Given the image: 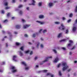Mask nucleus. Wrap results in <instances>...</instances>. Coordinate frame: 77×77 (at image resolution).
<instances>
[{
  "mask_svg": "<svg viewBox=\"0 0 77 77\" xmlns=\"http://www.w3.org/2000/svg\"><path fill=\"white\" fill-rule=\"evenodd\" d=\"M62 66L63 68L62 69L64 72L68 68V67H69L66 63H62Z\"/></svg>",
  "mask_w": 77,
  "mask_h": 77,
  "instance_id": "nucleus-1",
  "label": "nucleus"
},
{
  "mask_svg": "<svg viewBox=\"0 0 77 77\" xmlns=\"http://www.w3.org/2000/svg\"><path fill=\"white\" fill-rule=\"evenodd\" d=\"M10 69H11L13 73H15V72H17V69H16L15 66H11Z\"/></svg>",
  "mask_w": 77,
  "mask_h": 77,
  "instance_id": "nucleus-2",
  "label": "nucleus"
},
{
  "mask_svg": "<svg viewBox=\"0 0 77 77\" xmlns=\"http://www.w3.org/2000/svg\"><path fill=\"white\" fill-rule=\"evenodd\" d=\"M22 64L25 66V70L27 71V70H29V66H28L27 65L26 63L25 62H22Z\"/></svg>",
  "mask_w": 77,
  "mask_h": 77,
  "instance_id": "nucleus-3",
  "label": "nucleus"
},
{
  "mask_svg": "<svg viewBox=\"0 0 77 77\" xmlns=\"http://www.w3.org/2000/svg\"><path fill=\"white\" fill-rule=\"evenodd\" d=\"M59 55H57V57L55 59V60L53 61V62H54L55 63H56V62H57L59 60Z\"/></svg>",
  "mask_w": 77,
  "mask_h": 77,
  "instance_id": "nucleus-4",
  "label": "nucleus"
},
{
  "mask_svg": "<svg viewBox=\"0 0 77 77\" xmlns=\"http://www.w3.org/2000/svg\"><path fill=\"white\" fill-rule=\"evenodd\" d=\"M36 23L38 24H39L40 25H43L45 24V22H41L40 21L37 20L36 21Z\"/></svg>",
  "mask_w": 77,
  "mask_h": 77,
  "instance_id": "nucleus-5",
  "label": "nucleus"
},
{
  "mask_svg": "<svg viewBox=\"0 0 77 77\" xmlns=\"http://www.w3.org/2000/svg\"><path fill=\"white\" fill-rule=\"evenodd\" d=\"M61 26H60L59 27V29L62 30H64L65 29L64 25L63 24H61Z\"/></svg>",
  "mask_w": 77,
  "mask_h": 77,
  "instance_id": "nucleus-6",
  "label": "nucleus"
},
{
  "mask_svg": "<svg viewBox=\"0 0 77 77\" xmlns=\"http://www.w3.org/2000/svg\"><path fill=\"white\" fill-rule=\"evenodd\" d=\"M30 26V25H23V28L24 29H27V28L29 27Z\"/></svg>",
  "mask_w": 77,
  "mask_h": 77,
  "instance_id": "nucleus-7",
  "label": "nucleus"
},
{
  "mask_svg": "<svg viewBox=\"0 0 77 77\" xmlns=\"http://www.w3.org/2000/svg\"><path fill=\"white\" fill-rule=\"evenodd\" d=\"M53 3L51 2H50L49 3L48 6L49 8H51L52 6H53Z\"/></svg>",
  "mask_w": 77,
  "mask_h": 77,
  "instance_id": "nucleus-8",
  "label": "nucleus"
},
{
  "mask_svg": "<svg viewBox=\"0 0 77 77\" xmlns=\"http://www.w3.org/2000/svg\"><path fill=\"white\" fill-rule=\"evenodd\" d=\"M50 59H51V58H52V56H51L50 57H48L44 61V62H47L48 61V59H50Z\"/></svg>",
  "mask_w": 77,
  "mask_h": 77,
  "instance_id": "nucleus-9",
  "label": "nucleus"
},
{
  "mask_svg": "<svg viewBox=\"0 0 77 77\" xmlns=\"http://www.w3.org/2000/svg\"><path fill=\"white\" fill-rule=\"evenodd\" d=\"M17 56L15 55H14L13 56V60H14V62H17V61H18V60H17L15 59H16V58H17Z\"/></svg>",
  "mask_w": 77,
  "mask_h": 77,
  "instance_id": "nucleus-10",
  "label": "nucleus"
},
{
  "mask_svg": "<svg viewBox=\"0 0 77 77\" xmlns=\"http://www.w3.org/2000/svg\"><path fill=\"white\" fill-rule=\"evenodd\" d=\"M77 30V27L75 26H73L72 29V31L73 32H75Z\"/></svg>",
  "mask_w": 77,
  "mask_h": 77,
  "instance_id": "nucleus-11",
  "label": "nucleus"
},
{
  "mask_svg": "<svg viewBox=\"0 0 77 77\" xmlns=\"http://www.w3.org/2000/svg\"><path fill=\"white\" fill-rule=\"evenodd\" d=\"M32 3L31 4H29V5H33V6H34L35 5V0H32Z\"/></svg>",
  "mask_w": 77,
  "mask_h": 77,
  "instance_id": "nucleus-12",
  "label": "nucleus"
},
{
  "mask_svg": "<svg viewBox=\"0 0 77 77\" xmlns=\"http://www.w3.org/2000/svg\"><path fill=\"white\" fill-rule=\"evenodd\" d=\"M63 34V33L62 32L60 33L57 36V38H60L62 36Z\"/></svg>",
  "mask_w": 77,
  "mask_h": 77,
  "instance_id": "nucleus-13",
  "label": "nucleus"
},
{
  "mask_svg": "<svg viewBox=\"0 0 77 77\" xmlns=\"http://www.w3.org/2000/svg\"><path fill=\"white\" fill-rule=\"evenodd\" d=\"M19 55L21 56V57L22 56H23V53L21 51H20L19 52Z\"/></svg>",
  "mask_w": 77,
  "mask_h": 77,
  "instance_id": "nucleus-14",
  "label": "nucleus"
},
{
  "mask_svg": "<svg viewBox=\"0 0 77 77\" xmlns=\"http://www.w3.org/2000/svg\"><path fill=\"white\" fill-rule=\"evenodd\" d=\"M16 27L17 29H20V28H21V25H17L16 26Z\"/></svg>",
  "mask_w": 77,
  "mask_h": 77,
  "instance_id": "nucleus-15",
  "label": "nucleus"
},
{
  "mask_svg": "<svg viewBox=\"0 0 77 77\" xmlns=\"http://www.w3.org/2000/svg\"><path fill=\"white\" fill-rule=\"evenodd\" d=\"M39 18L40 19L44 18V16L42 15H40L39 16Z\"/></svg>",
  "mask_w": 77,
  "mask_h": 77,
  "instance_id": "nucleus-16",
  "label": "nucleus"
},
{
  "mask_svg": "<svg viewBox=\"0 0 77 77\" xmlns=\"http://www.w3.org/2000/svg\"><path fill=\"white\" fill-rule=\"evenodd\" d=\"M7 33H8V34H9V36L10 37H12V34H11V33L10 32H9V31H7Z\"/></svg>",
  "mask_w": 77,
  "mask_h": 77,
  "instance_id": "nucleus-17",
  "label": "nucleus"
},
{
  "mask_svg": "<svg viewBox=\"0 0 77 77\" xmlns=\"http://www.w3.org/2000/svg\"><path fill=\"white\" fill-rule=\"evenodd\" d=\"M36 44H37V47L38 48H39V44H40V43H39V42H37Z\"/></svg>",
  "mask_w": 77,
  "mask_h": 77,
  "instance_id": "nucleus-18",
  "label": "nucleus"
},
{
  "mask_svg": "<svg viewBox=\"0 0 77 77\" xmlns=\"http://www.w3.org/2000/svg\"><path fill=\"white\" fill-rule=\"evenodd\" d=\"M54 24H57L58 25L59 24H60V22H54Z\"/></svg>",
  "mask_w": 77,
  "mask_h": 77,
  "instance_id": "nucleus-19",
  "label": "nucleus"
},
{
  "mask_svg": "<svg viewBox=\"0 0 77 77\" xmlns=\"http://www.w3.org/2000/svg\"><path fill=\"white\" fill-rule=\"evenodd\" d=\"M42 2H40L38 3V6H42Z\"/></svg>",
  "mask_w": 77,
  "mask_h": 77,
  "instance_id": "nucleus-20",
  "label": "nucleus"
},
{
  "mask_svg": "<svg viewBox=\"0 0 77 77\" xmlns=\"http://www.w3.org/2000/svg\"><path fill=\"white\" fill-rule=\"evenodd\" d=\"M3 22L4 23H8V20L7 19L3 21Z\"/></svg>",
  "mask_w": 77,
  "mask_h": 77,
  "instance_id": "nucleus-21",
  "label": "nucleus"
},
{
  "mask_svg": "<svg viewBox=\"0 0 77 77\" xmlns=\"http://www.w3.org/2000/svg\"><path fill=\"white\" fill-rule=\"evenodd\" d=\"M19 14L21 15L22 14H23V11L21 10H20L19 12Z\"/></svg>",
  "mask_w": 77,
  "mask_h": 77,
  "instance_id": "nucleus-22",
  "label": "nucleus"
},
{
  "mask_svg": "<svg viewBox=\"0 0 77 77\" xmlns=\"http://www.w3.org/2000/svg\"><path fill=\"white\" fill-rule=\"evenodd\" d=\"M36 35H38V34H37V33L33 34V35L32 36V38H35Z\"/></svg>",
  "mask_w": 77,
  "mask_h": 77,
  "instance_id": "nucleus-23",
  "label": "nucleus"
},
{
  "mask_svg": "<svg viewBox=\"0 0 77 77\" xmlns=\"http://www.w3.org/2000/svg\"><path fill=\"white\" fill-rule=\"evenodd\" d=\"M68 32H69V30H68V29H67L65 31V33H66V34H68Z\"/></svg>",
  "mask_w": 77,
  "mask_h": 77,
  "instance_id": "nucleus-24",
  "label": "nucleus"
},
{
  "mask_svg": "<svg viewBox=\"0 0 77 77\" xmlns=\"http://www.w3.org/2000/svg\"><path fill=\"white\" fill-rule=\"evenodd\" d=\"M4 5L5 6H8V2H5Z\"/></svg>",
  "mask_w": 77,
  "mask_h": 77,
  "instance_id": "nucleus-25",
  "label": "nucleus"
},
{
  "mask_svg": "<svg viewBox=\"0 0 77 77\" xmlns=\"http://www.w3.org/2000/svg\"><path fill=\"white\" fill-rule=\"evenodd\" d=\"M20 43H18V42H16V45L17 46H19L20 45Z\"/></svg>",
  "mask_w": 77,
  "mask_h": 77,
  "instance_id": "nucleus-26",
  "label": "nucleus"
},
{
  "mask_svg": "<svg viewBox=\"0 0 77 77\" xmlns=\"http://www.w3.org/2000/svg\"><path fill=\"white\" fill-rule=\"evenodd\" d=\"M59 75H60V76H62V74L61 71H59Z\"/></svg>",
  "mask_w": 77,
  "mask_h": 77,
  "instance_id": "nucleus-27",
  "label": "nucleus"
},
{
  "mask_svg": "<svg viewBox=\"0 0 77 77\" xmlns=\"http://www.w3.org/2000/svg\"><path fill=\"white\" fill-rule=\"evenodd\" d=\"M40 47L41 48H43L44 47V45L43 44H41L40 45Z\"/></svg>",
  "mask_w": 77,
  "mask_h": 77,
  "instance_id": "nucleus-28",
  "label": "nucleus"
},
{
  "mask_svg": "<svg viewBox=\"0 0 77 77\" xmlns=\"http://www.w3.org/2000/svg\"><path fill=\"white\" fill-rule=\"evenodd\" d=\"M71 44L69 43L67 47V48H69V47H71Z\"/></svg>",
  "mask_w": 77,
  "mask_h": 77,
  "instance_id": "nucleus-29",
  "label": "nucleus"
},
{
  "mask_svg": "<svg viewBox=\"0 0 77 77\" xmlns=\"http://www.w3.org/2000/svg\"><path fill=\"white\" fill-rule=\"evenodd\" d=\"M48 71L47 70H44L42 71L43 72H47Z\"/></svg>",
  "mask_w": 77,
  "mask_h": 77,
  "instance_id": "nucleus-30",
  "label": "nucleus"
},
{
  "mask_svg": "<svg viewBox=\"0 0 77 77\" xmlns=\"http://www.w3.org/2000/svg\"><path fill=\"white\" fill-rule=\"evenodd\" d=\"M22 51H24V46H22L20 48Z\"/></svg>",
  "mask_w": 77,
  "mask_h": 77,
  "instance_id": "nucleus-31",
  "label": "nucleus"
},
{
  "mask_svg": "<svg viewBox=\"0 0 77 77\" xmlns=\"http://www.w3.org/2000/svg\"><path fill=\"white\" fill-rule=\"evenodd\" d=\"M51 73H47V74H46L47 76H48V75H50V76H51Z\"/></svg>",
  "mask_w": 77,
  "mask_h": 77,
  "instance_id": "nucleus-32",
  "label": "nucleus"
},
{
  "mask_svg": "<svg viewBox=\"0 0 77 77\" xmlns=\"http://www.w3.org/2000/svg\"><path fill=\"white\" fill-rule=\"evenodd\" d=\"M22 7H23V5H20L19 6L18 8H22Z\"/></svg>",
  "mask_w": 77,
  "mask_h": 77,
  "instance_id": "nucleus-33",
  "label": "nucleus"
},
{
  "mask_svg": "<svg viewBox=\"0 0 77 77\" xmlns=\"http://www.w3.org/2000/svg\"><path fill=\"white\" fill-rule=\"evenodd\" d=\"M71 70H72V69L71 68H70L67 69V71H68V72H70V71H71Z\"/></svg>",
  "mask_w": 77,
  "mask_h": 77,
  "instance_id": "nucleus-34",
  "label": "nucleus"
},
{
  "mask_svg": "<svg viewBox=\"0 0 77 77\" xmlns=\"http://www.w3.org/2000/svg\"><path fill=\"white\" fill-rule=\"evenodd\" d=\"M29 52H30V51H26L25 52V54H27V53H29Z\"/></svg>",
  "mask_w": 77,
  "mask_h": 77,
  "instance_id": "nucleus-35",
  "label": "nucleus"
},
{
  "mask_svg": "<svg viewBox=\"0 0 77 77\" xmlns=\"http://www.w3.org/2000/svg\"><path fill=\"white\" fill-rule=\"evenodd\" d=\"M56 49L57 50H60V47L57 46L56 48Z\"/></svg>",
  "mask_w": 77,
  "mask_h": 77,
  "instance_id": "nucleus-36",
  "label": "nucleus"
},
{
  "mask_svg": "<svg viewBox=\"0 0 77 77\" xmlns=\"http://www.w3.org/2000/svg\"><path fill=\"white\" fill-rule=\"evenodd\" d=\"M44 61L42 63H40V65H43L44 64V63H45V62H44Z\"/></svg>",
  "mask_w": 77,
  "mask_h": 77,
  "instance_id": "nucleus-37",
  "label": "nucleus"
},
{
  "mask_svg": "<svg viewBox=\"0 0 77 77\" xmlns=\"http://www.w3.org/2000/svg\"><path fill=\"white\" fill-rule=\"evenodd\" d=\"M22 21L23 22V23H25L26 22V20H24V19H22Z\"/></svg>",
  "mask_w": 77,
  "mask_h": 77,
  "instance_id": "nucleus-38",
  "label": "nucleus"
},
{
  "mask_svg": "<svg viewBox=\"0 0 77 77\" xmlns=\"http://www.w3.org/2000/svg\"><path fill=\"white\" fill-rule=\"evenodd\" d=\"M76 24H77V19H76V20L75 21V23H74V24H73V26H75V25Z\"/></svg>",
  "mask_w": 77,
  "mask_h": 77,
  "instance_id": "nucleus-39",
  "label": "nucleus"
},
{
  "mask_svg": "<svg viewBox=\"0 0 77 77\" xmlns=\"http://www.w3.org/2000/svg\"><path fill=\"white\" fill-rule=\"evenodd\" d=\"M53 51L55 53H57V51H56L55 49L53 50Z\"/></svg>",
  "mask_w": 77,
  "mask_h": 77,
  "instance_id": "nucleus-40",
  "label": "nucleus"
},
{
  "mask_svg": "<svg viewBox=\"0 0 77 77\" xmlns=\"http://www.w3.org/2000/svg\"><path fill=\"white\" fill-rule=\"evenodd\" d=\"M47 32V29H44L43 31V33H46Z\"/></svg>",
  "mask_w": 77,
  "mask_h": 77,
  "instance_id": "nucleus-41",
  "label": "nucleus"
},
{
  "mask_svg": "<svg viewBox=\"0 0 77 77\" xmlns=\"http://www.w3.org/2000/svg\"><path fill=\"white\" fill-rule=\"evenodd\" d=\"M11 15V13H9L7 15V17H9L10 15Z\"/></svg>",
  "mask_w": 77,
  "mask_h": 77,
  "instance_id": "nucleus-42",
  "label": "nucleus"
},
{
  "mask_svg": "<svg viewBox=\"0 0 77 77\" xmlns=\"http://www.w3.org/2000/svg\"><path fill=\"white\" fill-rule=\"evenodd\" d=\"M75 48V46H73V47L71 49V50H74V49Z\"/></svg>",
  "mask_w": 77,
  "mask_h": 77,
  "instance_id": "nucleus-43",
  "label": "nucleus"
},
{
  "mask_svg": "<svg viewBox=\"0 0 77 77\" xmlns=\"http://www.w3.org/2000/svg\"><path fill=\"white\" fill-rule=\"evenodd\" d=\"M66 39L62 40L60 41V42H62V41H66Z\"/></svg>",
  "mask_w": 77,
  "mask_h": 77,
  "instance_id": "nucleus-44",
  "label": "nucleus"
},
{
  "mask_svg": "<svg viewBox=\"0 0 77 77\" xmlns=\"http://www.w3.org/2000/svg\"><path fill=\"white\" fill-rule=\"evenodd\" d=\"M71 21V19H70L67 21V22L69 23H70Z\"/></svg>",
  "mask_w": 77,
  "mask_h": 77,
  "instance_id": "nucleus-45",
  "label": "nucleus"
},
{
  "mask_svg": "<svg viewBox=\"0 0 77 77\" xmlns=\"http://www.w3.org/2000/svg\"><path fill=\"white\" fill-rule=\"evenodd\" d=\"M10 8L9 7H7L5 8V9H10Z\"/></svg>",
  "mask_w": 77,
  "mask_h": 77,
  "instance_id": "nucleus-46",
  "label": "nucleus"
},
{
  "mask_svg": "<svg viewBox=\"0 0 77 77\" xmlns=\"http://www.w3.org/2000/svg\"><path fill=\"white\" fill-rule=\"evenodd\" d=\"M42 29H40L38 32L39 33H41V32H42Z\"/></svg>",
  "mask_w": 77,
  "mask_h": 77,
  "instance_id": "nucleus-47",
  "label": "nucleus"
},
{
  "mask_svg": "<svg viewBox=\"0 0 77 77\" xmlns=\"http://www.w3.org/2000/svg\"><path fill=\"white\" fill-rule=\"evenodd\" d=\"M69 17H72V14H70L69 16Z\"/></svg>",
  "mask_w": 77,
  "mask_h": 77,
  "instance_id": "nucleus-48",
  "label": "nucleus"
},
{
  "mask_svg": "<svg viewBox=\"0 0 77 77\" xmlns=\"http://www.w3.org/2000/svg\"><path fill=\"white\" fill-rule=\"evenodd\" d=\"M75 12H77V6L76 7L75 9Z\"/></svg>",
  "mask_w": 77,
  "mask_h": 77,
  "instance_id": "nucleus-49",
  "label": "nucleus"
},
{
  "mask_svg": "<svg viewBox=\"0 0 77 77\" xmlns=\"http://www.w3.org/2000/svg\"><path fill=\"white\" fill-rule=\"evenodd\" d=\"M62 49H63V50H66V48L64 47H62Z\"/></svg>",
  "mask_w": 77,
  "mask_h": 77,
  "instance_id": "nucleus-50",
  "label": "nucleus"
},
{
  "mask_svg": "<svg viewBox=\"0 0 77 77\" xmlns=\"http://www.w3.org/2000/svg\"><path fill=\"white\" fill-rule=\"evenodd\" d=\"M66 19V18H65V17H63L62 18L63 20H65Z\"/></svg>",
  "mask_w": 77,
  "mask_h": 77,
  "instance_id": "nucleus-51",
  "label": "nucleus"
},
{
  "mask_svg": "<svg viewBox=\"0 0 77 77\" xmlns=\"http://www.w3.org/2000/svg\"><path fill=\"white\" fill-rule=\"evenodd\" d=\"M24 36H25V37H28V35L27 34H25L24 35Z\"/></svg>",
  "mask_w": 77,
  "mask_h": 77,
  "instance_id": "nucleus-52",
  "label": "nucleus"
},
{
  "mask_svg": "<svg viewBox=\"0 0 77 77\" xmlns=\"http://www.w3.org/2000/svg\"><path fill=\"white\" fill-rule=\"evenodd\" d=\"M60 66V64H59L58 66H57V67L58 68H59Z\"/></svg>",
  "mask_w": 77,
  "mask_h": 77,
  "instance_id": "nucleus-53",
  "label": "nucleus"
},
{
  "mask_svg": "<svg viewBox=\"0 0 77 77\" xmlns=\"http://www.w3.org/2000/svg\"><path fill=\"white\" fill-rule=\"evenodd\" d=\"M2 65H5V62H3L2 63Z\"/></svg>",
  "mask_w": 77,
  "mask_h": 77,
  "instance_id": "nucleus-54",
  "label": "nucleus"
},
{
  "mask_svg": "<svg viewBox=\"0 0 77 77\" xmlns=\"http://www.w3.org/2000/svg\"><path fill=\"white\" fill-rule=\"evenodd\" d=\"M2 14H4V13H5V11L4 10H2Z\"/></svg>",
  "mask_w": 77,
  "mask_h": 77,
  "instance_id": "nucleus-55",
  "label": "nucleus"
},
{
  "mask_svg": "<svg viewBox=\"0 0 77 77\" xmlns=\"http://www.w3.org/2000/svg\"><path fill=\"white\" fill-rule=\"evenodd\" d=\"M69 42H70V43H72L73 42L72 40H69Z\"/></svg>",
  "mask_w": 77,
  "mask_h": 77,
  "instance_id": "nucleus-56",
  "label": "nucleus"
},
{
  "mask_svg": "<svg viewBox=\"0 0 77 77\" xmlns=\"http://www.w3.org/2000/svg\"><path fill=\"white\" fill-rule=\"evenodd\" d=\"M14 34H18V32H14Z\"/></svg>",
  "mask_w": 77,
  "mask_h": 77,
  "instance_id": "nucleus-57",
  "label": "nucleus"
},
{
  "mask_svg": "<svg viewBox=\"0 0 77 77\" xmlns=\"http://www.w3.org/2000/svg\"><path fill=\"white\" fill-rule=\"evenodd\" d=\"M72 52H70L69 53V55H71V54H72Z\"/></svg>",
  "mask_w": 77,
  "mask_h": 77,
  "instance_id": "nucleus-58",
  "label": "nucleus"
},
{
  "mask_svg": "<svg viewBox=\"0 0 77 77\" xmlns=\"http://www.w3.org/2000/svg\"><path fill=\"white\" fill-rule=\"evenodd\" d=\"M37 59H38V57H36L35 58V60H37Z\"/></svg>",
  "mask_w": 77,
  "mask_h": 77,
  "instance_id": "nucleus-59",
  "label": "nucleus"
},
{
  "mask_svg": "<svg viewBox=\"0 0 77 77\" xmlns=\"http://www.w3.org/2000/svg\"><path fill=\"white\" fill-rule=\"evenodd\" d=\"M51 77H54V75H53V74H51Z\"/></svg>",
  "mask_w": 77,
  "mask_h": 77,
  "instance_id": "nucleus-60",
  "label": "nucleus"
},
{
  "mask_svg": "<svg viewBox=\"0 0 77 77\" xmlns=\"http://www.w3.org/2000/svg\"><path fill=\"white\" fill-rule=\"evenodd\" d=\"M26 9L27 11H29V7H27L26 8Z\"/></svg>",
  "mask_w": 77,
  "mask_h": 77,
  "instance_id": "nucleus-61",
  "label": "nucleus"
},
{
  "mask_svg": "<svg viewBox=\"0 0 77 77\" xmlns=\"http://www.w3.org/2000/svg\"><path fill=\"white\" fill-rule=\"evenodd\" d=\"M33 54V51H31L30 54L31 55V54Z\"/></svg>",
  "mask_w": 77,
  "mask_h": 77,
  "instance_id": "nucleus-62",
  "label": "nucleus"
},
{
  "mask_svg": "<svg viewBox=\"0 0 77 77\" xmlns=\"http://www.w3.org/2000/svg\"><path fill=\"white\" fill-rule=\"evenodd\" d=\"M35 68H39V66L37 65L35 66Z\"/></svg>",
  "mask_w": 77,
  "mask_h": 77,
  "instance_id": "nucleus-63",
  "label": "nucleus"
},
{
  "mask_svg": "<svg viewBox=\"0 0 77 77\" xmlns=\"http://www.w3.org/2000/svg\"><path fill=\"white\" fill-rule=\"evenodd\" d=\"M12 20H14L15 19V17H13L11 18Z\"/></svg>",
  "mask_w": 77,
  "mask_h": 77,
  "instance_id": "nucleus-64",
  "label": "nucleus"
}]
</instances>
